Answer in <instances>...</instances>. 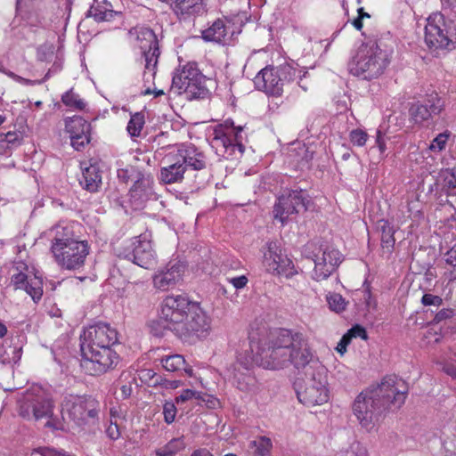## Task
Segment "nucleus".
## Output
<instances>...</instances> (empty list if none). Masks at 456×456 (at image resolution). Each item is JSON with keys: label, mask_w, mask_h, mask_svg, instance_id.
Instances as JSON below:
<instances>
[{"label": "nucleus", "mask_w": 456, "mask_h": 456, "mask_svg": "<svg viewBox=\"0 0 456 456\" xmlns=\"http://www.w3.org/2000/svg\"><path fill=\"white\" fill-rule=\"evenodd\" d=\"M118 256L144 269L157 265V254L147 233L132 238L118 250Z\"/></svg>", "instance_id": "12"}, {"label": "nucleus", "mask_w": 456, "mask_h": 456, "mask_svg": "<svg viewBox=\"0 0 456 456\" xmlns=\"http://www.w3.org/2000/svg\"><path fill=\"white\" fill-rule=\"evenodd\" d=\"M23 340L21 336H10L0 346V362L4 365L17 363L22 354Z\"/></svg>", "instance_id": "24"}, {"label": "nucleus", "mask_w": 456, "mask_h": 456, "mask_svg": "<svg viewBox=\"0 0 456 456\" xmlns=\"http://www.w3.org/2000/svg\"><path fill=\"white\" fill-rule=\"evenodd\" d=\"M444 9H452L456 12V0H441Z\"/></svg>", "instance_id": "63"}, {"label": "nucleus", "mask_w": 456, "mask_h": 456, "mask_svg": "<svg viewBox=\"0 0 456 456\" xmlns=\"http://www.w3.org/2000/svg\"><path fill=\"white\" fill-rule=\"evenodd\" d=\"M437 183L448 196H456V167L442 169L438 173Z\"/></svg>", "instance_id": "33"}, {"label": "nucleus", "mask_w": 456, "mask_h": 456, "mask_svg": "<svg viewBox=\"0 0 456 456\" xmlns=\"http://www.w3.org/2000/svg\"><path fill=\"white\" fill-rule=\"evenodd\" d=\"M130 42L141 50L145 61L143 80L154 79L157 72L158 59L160 54L159 42L152 29L145 27H134L128 31Z\"/></svg>", "instance_id": "6"}, {"label": "nucleus", "mask_w": 456, "mask_h": 456, "mask_svg": "<svg viewBox=\"0 0 456 456\" xmlns=\"http://www.w3.org/2000/svg\"><path fill=\"white\" fill-rule=\"evenodd\" d=\"M167 4L180 20H189L191 17L206 12L205 0H160Z\"/></svg>", "instance_id": "22"}, {"label": "nucleus", "mask_w": 456, "mask_h": 456, "mask_svg": "<svg viewBox=\"0 0 456 456\" xmlns=\"http://www.w3.org/2000/svg\"><path fill=\"white\" fill-rule=\"evenodd\" d=\"M229 282L233 285L236 289H242L244 288L248 283V278L245 275L233 277L228 279Z\"/></svg>", "instance_id": "58"}, {"label": "nucleus", "mask_w": 456, "mask_h": 456, "mask_svg": "<svg viewBox=\"0 0 456 456\" xmlns=\"http://www.w3.org/2000/svg\"><path fill=\"white\" fill-rule=\"evenodd\" d=\"M203 403L210 409H215L219 404V402L216 397L208 394L205 396V399H203Z\"/></svg>", "instance_id": "61"}, {"label": "nucleus", "mask_w": 456, "mask_h": 456, "mask_svg": "<svg viewBox=\"0 0 456 456\" xmlns=\"http://www.w3.org/2000/svg\"><path fill=\"white\" fill-rule=\"evenodd\" d=\"M314 268L313 270L312 278L317 281L326 280L333 271L328 267L324 263V260L320 261L314 257Z\"/></svg>", "instance_id": "41"}, {"label": "nucleus", "mask_w": 456, "mask_h": 456, "mask_svg": "<svg viewBox=\"0 0 456 456\" xmlns=\"http://www.w3.org/2000/svg\"><path fill=\"white\" fill-rule=\"evenodd\" d=\"M195 395L194 394V390H191V389H184L180 395L176 396L175 398V403H184L190 399H192L193 396Z\"/></svg>", "instance_id": "59"}, {"label": "nucleus", "mask_w": 456, "mask_h": 456, "mask_svg": "<svg viewBox=\"0 0 456 456\" xmlns=\"http://www.w3.org/2000/svg\"><path fill=\"white\" fill-rule=\"evenodd\" d=\"M368 390L372 392L371 395L376 397L375 399L385 411L391 405L399 408L404 403L408 386L397 376L388 375L377 385L368 387Z\"/></svg>", "instance_id": "11"}, {"label": "nucleus", "mask_w": 456, "mask_h": 456, "mask_svg": "<svg viewBox=\"0 0 456 456\" xmlns=\"http://www.w3.org/2000/svg\"><path fill=\"white\" fill-rule=\"evenodd\" d=\"M443 370L453 379H456V358L446 362L443 366Z\"/></svg>", "instance_id": "56"}, {"label": "nucleus", "mask_w": 456, "mask_h": 456, "mask_svg": "<svg viewBox=\"0 0 456 456\" xmlns=\"http://www.w3.org/2000/svg\"><path fill=\"white\" fill-rule=\"evenodd\" d=\"M66 132L69 134L71 145L79 151L90 142V124L80 116H74L65 120Z\"/></svg>", "instance_id": "20"}, {"label": "nucleus", "mask_w": 456, "mask_h": 456, "mask_svg": "<svg viewBox=\"0 0 456 456\" xmlns=\"http://www.w3.org/2000/svg\"><path fill=\"white\" fill-rule=\"evenodd\" d=\"M175 156L186 168L190 167L193 170H201L207 166L206 156L191 144L180 146Z\"/></svg>", "instance_id": "25"}, {"label": "nucleus", "mask_w": 456, "mask_h": 456, "mask_svg": "<svg viewBox=\"0 0 456 456\" xmlns=\"http://www.w3.org/2000/svg\"><path fill=\"white\" fill-rule=\"evenodd\" d=\"M143 125L144 116L140 112H137L131 117L127 124L126 130L132 137H137L140 135Z\"/></svg>", "instance_id": "40"}, {"label": "nucleus", "mask_w": 456, "mask_h": 456, "mask_svg": "<svg viewBox=\"0 0 456 456\" xmlns=\"http://www.w3.org/2000/svg\"><path fill=\"white\" fill-rule=\"evenodd\" d=\"M53 408L49 394L38 386L27 389L18 400L19 414L28 419H53Z\"/></svg>", "instance_id": "10"}, {"label": "nucleus", "mask_w": 456, "mask_h": 456, "mask_svg": "<svg viewBox=\"0 0 456 456\" xmlns=\"http://www.w3.org/2000/svg\"><path fill=\"white\" fill-rule=\"evenodd\" d=\"M249 449L253 450L255 456H268L273 448L272 440L267 436H259L248 444Z\"/></svg>", "instance_id": "36"}, {"label": "nucleus", "mask_w": 456, "mask_h": 456, "mask_svg": "<svg viewBox=\"0 0 456 456\" xmlns=\"http://www.w3.org/2000/svg\"><path fill=\"white\" fill-rule=\"evenodd\" d=\"M425 42L429 49H453L456 45V25L446 22L444 14L435 12L427 19Z\"/></svg>", "instance_id": "8"}, {"label": "nucleus", "mask_w": 456, "mask_h": 456, "mask_svg": "<svg viewBox=\"0 0 456 456\" xmlns=\"http://www.w3.org/2000/svg\"><path fill=\"white\" fill-rule=\"evenodd\" d=\"M389 61L387 51L381 49L376 42H369L359 48L352 70L364 79L377 78L384 72Z\"/></svg>", "instance_id": "5"}, {"label": "nucleus", "mask_w": 456, "mask_h": 456, "mask_svg": "<svg viewBox=\"0 0 456 456\" xmlns=\"http://www.w3.org/2000/svg\"><path fill=\"white\" fill-rule=\"evenodd\" d=\"M106 434L112 440H116L120 436L119 426L117 419L113 420L112 418L110 419V425L106 429Z\"/></svg>", "instance_id": "52"}, {"label": "nucleus", "mask_w": 456, "mask_h": 456, "mask_svg": "<svg viewBox=\"0 0 456 456\" xmlns=\"http://www.w3.org/2000/svg\"><path fill=\"white\" fill-rule=\"evenodd\" d=\"M176 407L174 402L167 401L163 405L164 420L167 424H171L175 421L176 416Z\"/></svg>", "instance_id": "46"}, {"label": "nucleus", "mask_w": 456, "mask_h": 456, "mask_svg": "<svg viewBox=\"0 0 456 456\" xmlns=\"http://www.w3.org/2000/svg\"><path fill=\"white\" fill-rule=\"evenodd\" d=\"M151 180L141 173H137L135 181L130 190V200L136 208L147 200L151 191Z\"/></svg>", "instance_id": "27"}, {"label": "nucleus", "mask_w": 456, "mask_h": 456, "mask_svg": "<svg viewBox=\"0 0 456 456\" xmlns=\"http://www.w3.org/2000/svg\"><path fill=\"white\" fill-rule=\"evenodd\" d=\"M198 304L186 295L167 296L163 299L160 308V318L165 323V329L169 330L171 326L176 325L178 330H183L180 321L183 320V317H186L185 314L192 308V305Z\"/></svg>", "instance_id": "14"}, {"label": "nucleus", "mask_w": 456, "mask_h": 456, "mask_svg": "<svg viewBox=\"0 0 456 456\" xmlns=\"http://www.w3.org/2000/svg\"><path fill=\"white\" fill-rule=\"evenodd\" d=\"M49 237L51 251L61 268L77 271L85 265L90 247L87 240L75 237L72 227L58 224L49 231Z\"/></svg>", "instance_id": "2"}, {"label": "nucleus", "mask_w": 456, "mask_h": 456, "mask_svg": "<svg viewBox=\"0 0 456 456\" xmlns=\"http://www.w3.org/2000/svg\"><path fill=\"white\" fill-rule=\"evenodd\" d=\"M54 53V47L53 45L45 44L40 45L37 51V60L40 61H50Z\"/></svg>", "instance_id": "45"}, {"label": "nucleus", "mask_w": 456, "mask_h": 456, "mask_svg": "<svg viewBox=\"0 0 456 456\" xmlns=\"http://www.w3.org/2000/svg\"><path fill=\"white\" fill-rule=\"evenodd\" d=\"M306 73L305 71L302 74L300 69L289 64L281 65L276 68L266 67L256 76L254 83L258 90H262L273 96H280L283 91L284 85L297 78L299 79L297 82L298 86L306 90V87L301 85L302 77Z\"/></svg>", "instance_id": "3"}, {"label": "nucleus", "mask_w": 456, "mask_h": 456, "mask_svg": "<svg viewBox=\"0 0 456 456\" xmlns=\"http://www.w3.org/2000/svg\"><path fill=\"white\" fill-rule=\"evenodd\" d=\"M336 456H368L366 449L359 443L352 444L349 449L340 452Z\"/></svg>", "instance_id": "48"}, {"label": "nucleus", "mask_w": 456, "mask_h": 456, "mask_svg": "<svg viewBox=\"0 0 456 456\" xmlns=\"http://www.w3.org/2000/svg\"><path fill=\"white\" fill-rule=\"evenodd\" d=\"M443 446L444 450L451 453L455 454L456 453V436H447L444 441H443Z\"/></svg>", "instance_id": "54"}, {"label": "nucleus", "mask_w": 456, "mask_h": 456, "mask_svg": "<svg viewBox=\"0 0 456 456\" xmlns=\"http://www.w3.org/2000/svg\"><path fill=\"white\" fill-rule=\"evenodd\" d=\"M79 183L88 191H97L102 184V175L99 167L94 164L83 167L82 177L79 179Z\"/></svg>", "instance_id": "29"}, {"label": "nucleus", "mask_w": 456, "mask_h": 456, "mask_svg": "<svg viewBox=\"0 0 456 456\" xmlns=\"http://www.w3.org/2000/svg\"><path fill=\"white\" fill-rule=\"evenodd\" d=\"M29 456H75L64 451H57L53 448H39L30 453Z\"/></svg>", "instance_id": "50"}, {"label": "nucleus", "mask_w": 456, "mask_h": 456, "mask_svg": "<svg viewBox=\"0 0 456 456\" xmlns=\"http://www.w3.org/2000/svg\"><path fill=\"white\" fill-rule=\"evenodd\" d=\"M186 447L184 437L172 438L166 444L155 449L157 456H175L178 452L183 451Z\"/></svg>", "instance_id": "34"}, {"label": "nucleus", "mask_w": 456, "mask_h": 456, "mask_svg": "<svg viewBox=\"0 0 456 456\" xmlns=\"http://www.w3.org/2000/svg\"><path fill=\"white\" fill-rule=\"evenodd\" d=\"M230 28L226 27L224 20L217 19L212 25L201 31L202 38L207 42L226 44Z\"/></svg>", "instance_id": "28"}, {"label": "nucleus", "mask_w": 456, "mask_h": 456, "mask_svg": "<svg viewBox=\"0 0 456 456\" xmlns=\"http://www.w3.org/2000/svg\"><path fill=\"white\" fill-rule=\"evenodd\" d=\"M185 315L186 317H183V320L180 321L183 330H178L176 325L171 326L169 330L178 338L191 344L208 336L211 330V319L200 304L192 305V308Z\"/></svg>", "instance_id": "9"}, {"label": "nucleus", "mask_w": 456, "mask_h": 456, "mask_svg": "<svg viewBox=\"0 0 456 456\" xmlns=\"http://www.w3.org/2000/svg\"><path fill=\"white\" fill-rule=\"evenodd\" d=\"M118 14L119 12H115L112 4L107 0H94L87 12V16L93 17L96 21H109Z\"/></svg>", "instance_id": "30"}, {"label": "nucleus", "mask_w": 456, "mask_h": 456, "mask_svg": "<svg viewBox=\"0 0 456 456\" xmlns=\"http://www.w3.org/2000/svg\"><path fill=\"white\" fill-rule=\"evenodd\" d=\"M444 108V101L436 92L428 94L422 101L411 103L409 109L410 120L423 126L435 116L439 115Z\"/></svg>", "instance_id": "18"}, {"label": "nucleus", "mask_w": 456, "mask_h": 456, "mask_svg": "<svg viewBox=\"0 0 456 456\" xmlns=\"http://www.w3.org/2000/svg\"><path fill=\"white\" fill-rule=\"evenodd\" d=\"M327 303L331 311L336 313H341L346 310L347 302L338 293H330L326 297Z\"/></svg>", "instance_id": "42"}, {"label": "nucleus", "mask_w": 456, "mask_h": 456, "mask_svg": "<svg viewBox=\"0 0 456 456\" xmlns=\"http://www.w3.org/2000/svg\"><path fill=\"white\" fill-rule=\"evenodd\" d=\"M22 135L20 132L0 134V155L7 153L20 143Z\"/></svg>", "instance_id": "35"}, {"label": "nucleus", "mask_w": 456, "mask_h": 456, "mask_svg": "<svg viewBox=\"0 0 456 456\" xmlns=\"http://www.w3.org/2000/svg\"><path fill=\"white\" fill-rule=\"evenodd\" d=\"M191 456H214V455L207 449H198L192 452Z\"/></svg>", "instance_id": "64"}, {"label": "nucleus", "mask_w": 456, "mask_h": 456, "mask_svg": "<svg viewBox=\"0 0 456 456\" xmlns=\"http://www.w3.org/2000/svg\"><path fill=\"white\" fill-rule=\"evenodd\" d=\"M81 367L92 376L105 373L117 366L118 354L111 347L86 349L81 351Z\"/></svg>", "instance_id": "13"}, {"label": "nucleus", "mask_w": 456, "mask_h": 456, "mask_svg": "<svg viewBox=\"0 0 456 456\" xmlns=\"http://www.w3.org/2000/svg\"><path fill=\"white\" fill-rule=\"evenodd\" d=\"M368 388L361 392L353 403V411L361 426L371 429L379 416L384 411L376 397Z\"/></svg>", "instance_id": "16"}, {"label": "nucleus", "mask_w": 456, "mask_h": 456, "mask_svg": "<svg viewBox=\"0 0 456 456\" xmlns=\"http://www.w3.org/2000/svg\"><path fill=\"white\" fill-rule=\"evenodd\" d=\"M421 303L424 305L440 306L443 303V299L439 296L424 294L421 298Z\"/></svg>", "instance_id": "53"}, {"label": "nucleus", "mask_w": 456, "mask_h": 456, "mask_svg": "<svg viewBox=\"0 0 456 456\" xmlns=\"http://www.w3.org/2000/svg\"><path fill=\"white\" fill-rule=\"evenodd\" d=\"M118 342V332L107 323L86 328L80 336V350L111 347Z\"/></svg>", "instance_id": "17"}, {"label": "nucleus", "mask_w": 456, "mask_h": 456, "mask_svg": "<svg viewBox=\"0 0 456 456\" xmlns=\"http://www.w3.org/2000/svg\"><path fill=\"white\" fill-rule=\"evenodd\" d=\"M265 369L280 370L292 365L305 369V378L295 382L297 398L311 407L329 401L327 370L314 358L305 336L292 330L281 329L271 333L268 340L256 346L254 356L241 353L227 370L229 379L238 389L253 391L256 380L252 374L254 365Z\"/></svg>", "instance_id": "1"}, {"label": "nucleus", "mask_w": 456, "mask_h": 456, "mask_svg": "<svg viewBox=\"0 0 456 456\" xmlns=\"http://www.w3.org/2000/svg\"><path fill=\"white\" fill-rule=\"evenodd\" d=\"M376 143L380 152H384L386 151V142L384 141L382 133L379 130L377 131Z\"/></svg>", "instance_id": "62"}, {"label": "nucleus", "mask_w": 456, "mask_h": 456, "mask_svg": "<svg viewBox=\"0 0 456 456\" xmlns=\"http://www.w3.org/2000/svg\"><path fill=\"white\" fill-rule=\"evenodd\" d=\"M350 142L358 147H362L366 143L368 134L362 129H354L350 132Z\"/></svg>", "instance_id": "49"}, {"label": "nucleus", "mask_w": 456, "mask_h": 456, "mask_svg": "<svg viewBox=\"0 0 456 456\" xmlns=\"http://www.w3.org/2000/svg\"><path fill=\"white\" fill-rule=\"evenodd\" d=\"M168 165L160 170L161 181L167 184L179 183L183 180L186 167L176 159L175 156H167Z\"/></svg>", "instance_id": "26"}, {"label": "nucleus", "mask_w": 456, "mask_h": 456, "mask_svg": "<svg viewBox=\"0 0 456 456\" xmlns=\"http://www.w3.org/2000/svg\"><path fill=\"white\" fill-rule=\"evenodd\" d=\"M242 131L241 126H235L232 119H227L214 128L210 145L224 159H239L244 151Z\"/></svg>", "instance_id": "4"}, {"label": "nucleus", "mask_w": 456, "mask_h": 456, "mask_svg": "<svg viewBox=\"0 0 456 456\" xmlns=\"http://www.w3.org/2000/svg\"><path fill=\"white\" fill-rule=\"evenodd\" d=\"M314 257L320 261H322L323 258L326 267L333 272L341 263V254L339 251L328 245H321L318 252L314 254Z\"/></svg>", "instance_id": "32"}, {"label": "nucleus", "mask_w": 456, "mask_h": 456, "mask_svg": "<svg viewBox=\"0 0 456 456\" xmlns=\"http://www.w3.org/2000/svg\"><path fill=\"white\" fill-rule=\"evenodd\" d=\"M140 379L149 382L151 386L162 385V377L157 375L152 370H143L140 372Z\"/></svg>", "instance_id": "47"}, {"label": "nucleus", "mask_w": 456, "mask_h": 456, "mask_svg": "<svg viewBox=\"0 0 456 456\" xmlns=\"http://www.w3.org/2000/svg\"><path fill=\"white\" fill-rule=\"evenodd\" d=\"M184 271L185 265L183 262L171 260L164 270L153 277L154 286L160 290H167L182 280Z\"/></svg>", "instance_id": "21"}, {"label": "nucleus", "mask_w": 456, "mask_h": 456, "mask_svg": "<svg viewBox=\"0 0 456 456\" xmlns=\"http://www.w3.org/2000/svg\"><path fill=\"white\" fill-rule=\"evenodd\" d=\"M310 200L303 190H293L281 195L273 207V218L284 224L290 215L306 210Z\"/></svg>", "instance_id": "15"}, {"label": "nucleus", "mask_w": 456, "mask_h": 456, "mask_svg": "<svg viewBox=\"0 0 456 456\" xmlns=\"http://www.w3.org/2000/svg\"><path fill=\"white\" fill-rule=\"evenodd\" d=\"M170 90L177 94L184 93L189 99L205 98L208 94L206 77L192 62H188L181 69H175Z\"/></svg>", "instance_id": "7"}, {"label": "nucleus", "mask_w": 456, "mask_h": 456, "mask_svg": "<svg viewBox=\"0 0 456 456\" xmlns=\"http://www.w3.org/2000/svg\"><path fill=\"white\" fill-rule=\"evenodd\" d=\"M65 407L69 411V416L74 419H86V408L84 402L79 398H74V401L69 405V402L65 403Z\"/></svg>", "instance_id": "39"}, {"label": "nucleus", "mask_w": 456, "mask_h": 456, "mask_svg": "<svg viewBox=\"0 0 456 456\" xmlns=\"http://www.w3.org/2000/svg\"><path fill=\"white\" fill-rule=\"evenodd\" d=\"M11 284L14 289L25 290L33 299L38 302L43 296V281L39 277L28 278L22 272L12 275Z\"/></svg>", "instance_id": "23"}, {"label": "nucleus", "mask_w": 456, "mask_h": 456, "mask_svg": "<svg viewBox=\"0 0 456 456\" xmlns=\"http://www.w3.org/2000/svg\"><path fill=\"white\" fill-rule=\"evenodd\" d=\"M444 261L447 265L456 267V245L444 254Z\"/></svg>", "instance_id": "57"}, {"label": "nucleus", "mask_w": 456, "mask_h": 456, "mask_svg": "<svg viewBox=\"0 0 456 456\" xmlns=\"http://www.w3.org/2000/svg\"><path fill=\"white\" fill-rule=\"evenodd\" d=\"M281 252V250L277 241L266 243L263 248V265L265 270L275 275H285L286 277L293 275V267L288 270L285 265L288 263V265H289L291 262L289 259H283Z\"/></svg>", "instance_id": "19"}, {"label": "nucleus", "mask_w": 456, "mask_h": 456, "mask_svg": "<svg viewBox=\"0 0 456 456\" xmlns=\"http://www.w3.org/2000/svg\"><path fill=\"white\" fill-rule=\"evenodd\" d=\"M381 228V246L384 250L387 253H391L395 246V229L389 224L387 221H385L380 226Z\"/></svg>", "instance_id": "37"}, {"label": "nucleus", "mask_w": 456, "mask_h": 456, "mask_svg": "<svg viewBox=\"0 0 456 456\" xmlns=\"http://www.w3.org/2000/svg\"><path fill=\"white\" fill-rule=\"evenodd\" d=\"M453 314L454 313H453L452 309L443 308L436 314L433 321L435 322L438 323L442 321L452 318L453 316Z\"/></svg>", "instance_id": "55"}, {"label": "nucleus", "mask_w": 456, "mask_h": 456, "mask_svg": "<svg viewBox=\"0 0 456 456\" xmlns=\"http://www.w3.org/2000/svg\"><path fill=\"white\" fill-rule=\"evenodd\" d=\"M351 338L346 333L337 346V351L343 354L346 351L347 346L350 344Z\"/></svg>", "instance_id": "60"}, {"label": "nucleus", "mask_w": 456, "mask_h": 456, "mask_svg": "<svg viewBox=\"0 0 456 456\" xmlns=\"http://www.w3.org/2000/svg\"><path fill=\"white\" fill-rule=\"evenodd\" d=\"M126 383L122 384L120 387V392L122 398L126 399L129 397L133 392V384H134L135 387H138L136 383L135 377H131L130 373H122L120 376V381L124 382L126 381Z\"/></svg>", "instance_id": "43"}, {"label": "nucleus", "mask_w": 456, "mask_h": 456, "mask_svg": "<svg viewBox=\"0 0 456 456\" xmlns=\"http://www.w3.org/2000/svg\"><path fill=\"white\" fill-rule=\"evenodd\" d=\"M61 102L67 107L77 110H82L86 108V103L80 96L74 93L73 90H69L61 96Z\"/></svg>", "instance_id": "38"}, {"label": "nucleus", "mask_w": 456, "mask_h": 456, "mask_svg": "<svg viewBox=\"0 0 456 456\" xmlns=\"http://www.w3.org/2000/svg\"><path fill=\"white\" fill-rule=\"evenodd\" d=\"M346 334L351 339L353 338H361L362 339L366 340L368 338L366 330L358 324L348 330Z\"/></svg>", "instance_id": "51"}, {"label": "nucleus", "mask_w": 456, "mask_h": 456, "mask_svg": "<svg viewBox=\"0 0 456 456\" xmlns=\"http://www.w3.org/2000/svg\"><path fill=\"white\" fill-rule=\"evenodd\" d=\"M451 133L449 131H445L444 133L439 134L434 140L431 142L429 145V149L432 151H442L444 150L448 138L450 137Z\"/></svg>", "instance_id": "44"}, {"label": "nucleus", "mask_w": 456, "mask_h": 456, "mask_svg": "<svg viewBox=\"0 0 456 456\" xmlns=\"http://www.w3.org/2000/svg\"><path fill=\"white\" fill-rule=\"evenodd\" d=\"M161 362L164 369L167 371L184 372L189 377H191L193 374L192 367L186 363L185 359L181 354L166 356L161 359Z\"/></svg>", "instance_id": "31"}]
</instances>
